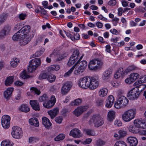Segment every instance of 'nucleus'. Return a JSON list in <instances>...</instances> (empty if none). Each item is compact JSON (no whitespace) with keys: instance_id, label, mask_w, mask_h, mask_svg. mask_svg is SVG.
<instances>
[{"instance_id":"61","label":"nucleus","mask_w":146,"mask_h":146,"mask_svg":"<svg viewBox=\"0 0 146 146\" xmlns=\"http://www.w3.org/2000/svg\"><path fill=\"white\" fill-rule=\"evenodd\" d=\"M146 87V86L145 85H140L138 86V88H137L139 90V91H142L144 90V89Z\"/></svg>"},{"instance_id":"22","label":"nucleus","mask_w":146,"mask_h":146,"mask_svg":"<svg viewBox=\"0 0 146 146\" xmlns=\"http://www.w3.org/2000/svg\"><path fill=\"white\" fill-rule=\"evenodd\" d=\"M127 141L131 146H136L138 143L137 139L133 137H129L127 138Z\"/></svg>"},{"instance_id":"9","label":"nucleus","mask_w":146,"mask_h":146,"mask_svg":"<svg viewBox=\"0 0 146 146\" xmlns=\"http://www.w3.org/2000/svg\"><path fill=\"white\" fill-rule=\"evenodd\" d=\"M90 122L94 123V126L97 127L101 126L104 123L103 119L98 115H94L90 119Z\"/></svg>"},{"instance_id":"37","label":"nucleus","mask_w":146,"mask_h":146,"mask_svg":"<svg viewBox=\"0 0 146 146\" xmlns=\"http://www.w3.org/2000/svg\"><path fill=\"white\" fill-rule=\"evenodd\" d=\"M84 132L88 135L89 136H94L95 135V133L94 130L89 129H85Z\"/></svg>"},{"instance_id":"39","label":"nucleus","mask_w":146,"mask_h":146,"mask_svg":"<svg viewBox=\"0 0 146 146\" xmlns=\"http://www.w3.org/2000/svg\"><path fill=\"white\" fill-rule=\"evenodd\" d=\"M48 75L49 74L48 73L42 72L40 74L39 77V78L40 80H42L45 79H47Z\"/></svg>"},{"instance_id":"21","label":"nucleus","mask_w":146,"mask_h":146,"mask_svg":"<svg viewBox=\"0 0 146 146\" xmlns=\"http://www.w3.org/2000/svg\"><path fill=\"white\" fill-rule=\"evenodd\" d=\"M114 98L112 95L109 96L106 101V106L109 108H111L113 104Z\"/></svg>"},{"instance_id":"1","label":"nucleus","mask_w":146,"mask_h":146,"mask_svg":"<svg viewBox=\"0 0 146 146\" xmlns=\"http://www.w3.org/2000/svg\"><path fill=\"white\" fill-rule=\"evenodd\" d=\"M128 102L129 101L126 97L118 93L117 102L115 103L114 107L117 109H119L125 107L128 104Z\"/></svg>"},{"instance_id":"44","label":"nucleus","mask_w":146,"mask_h":146,"mask_svg":"<svg viewBox=\"0 0 146 146\" xmlns=\"http://www.w3.org/2000/svg\"><path fill=\"white\" fill-rule=\"evenodd\" d=\"M137 68L134 66L132 65L128 67L125 70L126 73H128L136 69Z\"/></svg>"},{"instance_id":"42","label":"nucleus","mask_w":146,"mask_h":146,"mask_svg":"<svg viewBox=\"0 0 146 146\" xmlns=\"http://www.w3.org/2000/svg\"><path fill=\"white\" fill-rule=\"evenodd\" d=\"M7 16L8 15L7 14H3L0 16V25L6 20Z\"/></svg>"},{"instance_id":"11","label":"nucleus","mask_w":146,"mask_h":146,"mask_svg":"<svg viewBox=\"0 0 146 146\" xmlns=\"http://www.w3.org/2000/svg\"><path fill=\"white\" fill-rule=\"evenodd\" d=\"M90 82L89 88L90 90H93L95 89L99 85V82L98 81V78L97 76L90 77Z\"/></svg>"},{"instance_id":"23","label":"nucleus","mask_w":146,"mask_h":146,"mask_svg":"<svg viewBox=\"0 0 146 146\" xmlns=\"http://www.w3.org/2000/svg\"><path fill=\"white\" fill-rule=\"evenodd\" d=\"M30 104L33 109L35 111L40 110V106L37 100H31L30 101Z\"/></svg>"},{"instance_id":"40","label":"nucleus","mask_w":146,"mask_h":146,"mask_svg":"<svg viewBox=\"0 0 146 146\" xmlns=\"http://www.w3.org/2000/svg\"><path fill=\"white\" fill-rule=\"evenodd\" d=\"M82 100L81 99L78 98L72 102L70 103V105L72 106H78L81 102Z\"/></svg>"},{"instance_id":"51","label":"nucleus","mask_w":146,"mask_h":146,"mask_svg":"<svg viewBox=\"0 0 146 146\" xmlns=\"http://www.w3.org/2000/svg\"><path fill=\"white\" fill-rule=\"evenodd\" d=\"M105 142L100 139L96 141V145L97 146H102L105 144Z\"/></svg>"},{"instance_id":"27","label":"nucleus","mask_w":146,"mask_h":146,"mask_svg":"<svg viewBox=\"0 0 146 146\" xmlns=\"http://www.w3.org/2000/svg\"><path fill=\"white\" fill-rule=\"evenodd\" d=\"M42 123L47 128L49 127L52 124L49 119L46 117H42Z\"/></svg>"},{"instance_id":"53","label":"nucleus","mask_w":146,"mask_h":146,"mask_svg":"<svg viewBox=\"0 0 146 146\" xmlns=\"http://www.w3.org/2000/svg\"><path fill=\"white\" fill-rule=\"evenodd\" d=\"M21 77L24 79H26L29 77V76L27 74L25 71H23L21 74Z\"/></svg>"},{"instance_id":"14","label":"nucleus","mask_w":146,"mask_h":146,"mask_svg":"<svg viewBox=\"0 0 146 146\" xmlns=\"http://www.w3.org/2000/svg\"><path fill=\"white\" fill-rule=\"evenodd\" d=\"M133 124L139 129L140 128H146V121L142 119H135L134 121Z\"/></svg>"},{"instance_id":"10","label":"nucleus","mask_w":146,"mask_h":146,"mask_svg":"<svg viewBox=\"0 0 146 146\" xmlns=\"http://www.w3.org/2000/svg\"><path fill=\"white\" fill-rule=\"evenodd\" d=\"M11 135L15 139H19L22 136L23 132L22 129L17 126L13 127Z\"/></svg>"},{"instance_id":"34","label":"nucleus","mask_w":146,"mask_h":146,"mask_svg":"<svg viewBox=\"0 0 146 146\" xmlns=\"http://www.w3.org/2000/svg\"><path fill=\"white\" fill-rule=\"evenodd\" d=\"M108 90L106 88H103L100 89L99 91L98 94L101 97L106 96L108 92Z\"/></svg>"},{"instance_id":"55","label":"nucleus","mask_w":146,"mask_h":146,"mask_svg":"<svg viewBox=\"0 0 146 146\" xmlns=\"http://www.w3.org/2000/svg\"><path fill=\"white\" fill-rule=\"evenodd\" d=\"M119 135L121 137H123L126 135L125 131L123 130H120L118 131Z\"/></svg>"},{"instance_id":"35","label":"nucleus","mask_w":146,"mask_h":146,"mask_svg":"<svg viewBox=\"0 0 146 146\" xmlns=\"http://www.w3.org/2000/svg\"><path fill=\"white\" fill-rule=\"evenodd\" d=\"M19 62V60L16 58H13L10 62V64L13 68L17 66Z\"/></svg>"},{"instance_id":"33","label":"nucleus","mask_w":146,"mask_h":146,"mask_svg":"<svg viewBox=\"0 0 146 146\" xmlns=\"http://www.w3.org/2000/svg\"><path fill=\"white\" fill-rule=\"evenodd\" d=\"M14 77L9 76L6 79L5 81V84L6 86H10L12 84L13 81Z\"/></svg>"},{"instance_id":"7","label":"nucleus","mask_w":146,"mask_h":146,"mask_svg":"<svg viewBox=\"0 0 146 146\" xmlns=\"http://www.w3.org/2000/svg\"><path fill=\"white\" fill-rule=\"evenodd\" d=\"M17 38V40H13L14 41H19L20 45L21 46H24L28 44L30 41L32 37L28 35L21 36L20 38Z\"/></svg>"},{"instance_id":"60","label":"nucleus","mask_w":146,"mask_h":146,"mask_svg":"<svg viewBox=\"0 0 146 146\" xmlns=\"http://www.w3.org/2000/svg\"><path fill=\"white\" fill-rule=\"evenodd\" d=\"M116 3V2L115 0H111L109 1L108 3V4L110 6H114Z\"/></svg>"},{"instance_id":"8","label":"nucleus","mask_w":146,"mask_h":146,"mask_svg":"<svg viewBox=\"0 0 146 146\" xmlns=\"http://www.w3.org/2000/svg\"><path fill=\"white\" fill-rule=\"evenodd\" d=\"M80 52L77 49L73 51L72 54L70 58L68 63V65L71 66L74 64L78 60L79 57Z\"/></svg>"},{"instance_id":"3","label":"nucleus","mask_w":146,"mask_h":146,"mask_svg":"<svg viewBox=\"0 0 146 146\" xmlns=\"http://www.w3.org/2000/svg\"><path fill=\"white\" fill-rule=\"evenodd\" d=\"M136 113V110L135 108L128 110L122 114V119L125 122L129 121L135 118Z\"/></svg>"},{"instance_id":"47","label":"nucleus","mask_w":146,"mask_h":146,"mask_svg":"<svg viewBox=\"0 0 146 146\" xmlns=\"http://www.w3.org/2000/svg\"><path fill=\"white\" fill-rule=\"evenodd\" d=\"M138 82L139 84L145 82H146V75H144L141 76Z\"/></svg>"},{"instance_id":"19","label":"nucleus","mask_w":146,"mask_h":146,"mask_svg":"<svg viewBox=\"0 0 146 146\" xmlns=\"http://www.w3.org/2000/svg\"><path fill=\"white\" fill-rule=\"evenodd\" d=\"M84 55L83 54L80 58L77 61V62L75 64L74 66L75 65H78L80 67L84 68L85 69L86 67L87 66V63L86 61L85 60H83L81 61Z\"/></svg>"},{"instance_id":"59","label":"nucleus","mask_w":146,"mask_h":146,"mask_svg":"<svg viewBox=\"0 0 146 146\" xmlns=\"http://www.w3.org/2000/svg\"><path fill=\"white\" fill-rule=\"evenodd\" d=\"M62 120V117H56L55 119L56 122L58 123H61Z\"/></svg>"},{"instance_id":"20","label":"nucleus","mask_w":146,"mask_h":146,"mask_svg":"<svg viewBox=\"0 0 146 146\" xmlns=\"http://www.w3.org/2000/svg\"><path fill=\"white\" fill-rule=\"evenodd\" d=\"M85 107L81 106L78 107L73 112V113L75 116L78 117L84 111L86 110Z\"/></svg>"},{"instance_id":"46","label":"nucleus","mask_w":146,"mask_h":146,"mask_svg":"<svg viewBox=\"0 0 146 146\" xmlns=\"http://www.w3.org/2000/svg\"><path fill=\"white\" fill-rule=\"evenodd\" d=\"M56 78V77L55 75H48L47 80L49 82L52 83L54 81Z\"/></svg>"},{"instance_id":"24","label":"nucleus","mask_w":146,"mask_h":146,"mask_svg":"<svg viewBox=\"0 0 146 146\" xmlns=\"http://www.w3.org/2000/svg\"><path fill=\"white\" fill-rule=\"evenodd\" d=\"M112 70L110 68L108 69V70L104 72L103 74L102 78L104 80L109 79L112 73Z\"/></svg>"},{"instance_id":"30","label":"nucleus","mask_w":146,"mask_h":146,"mask_svg":"<svg viewBox=\"0 0 146 146\" xmlns=\"http://www.w3.org/2000/svg\"><path fill=\"white\" fill-rule=\"evenodd\" d=\"M108 119L109 121H112L114 119L115 117V113L113 111H110L108 113Z\"/></svg>"},{"instance_id":"57","label":"nucleus","mask_w":146,"mask_h":146,"mask_svg":"<svg viewBox=\"0 0 146 146\" xmlns=\"http://www.w3.org/2000/svg\"><path fill=\"white\" fill-rule=\"evenodd\" d=\"M37 140V139L34 137H31L29 139V142L31 143L36 142Z\"/></svg>"},{"instance_id":"5","label":"nucleus","mask_w":146,"mask_h":146,"mask_svg":"<svg viewBox=\"0 0 146 146\" xmlns=\"http://www.w3.org/2000/svg\"><path fill=\"white\" fill-rule=\"evenodd\" d=\"M30 27L27 25L23 27L17 33L14 34L12 37L13 39L17 40V38L21 37V36L24 35H27V34L30 31Z\"/></svg>"},{"instance_id":"50","label":"nucleus","mask_w":146,"mask_h":146,"mask_svg":"<svg viewBox=\"0 0 146 146\" xmlns=\"http://www.w3.org/2000/svg\"><path fill=\"white\" fill-rule=\"evenodd\" d=\"M67 54L66 53H64L63 54H61L58 56V57L56 58V60L57 61H59L62 59L64 58L65 57H66Z\"/></svg>"},{"instance_id":"58","label":"nucleus","mask_w":146,"mask_h":146,"mask_svg":"<svg viewBox=\"0 0 146 146\" xmlns=\"http://www.w3.org/2000/svg\"><path fill=\"white\" fill-rule=\"evenodd\" d=\"M27 16V15L25 13H21L19 15V18L22 20L25 19Z\"/></svg>"},{"instance_id":"4","label":"nucleus","mask_w":146,"mask_h":146,"mask_svg":"<svg viewBox=\"0 0 146 146\" xmlns=\"http://www.w3.org/2000/svg\"><path fill=\"white\" fill-rule=\"evenodd\" d=\"M41 60L39 58H35L29 62V65L27 68L29 73L33 72L41 64Z\"/></svg>"},{"instance_id":"6","label":"nucleus","mask_w":146,"mask_h":146,"mask_svg":"<svg viewBox=\"0 0 146 146\" xmlns=\"http://www.w3.org/2000/svg\"><path fill=\"white\" fill-rule=\"evenodd\" d=\"M90 77H84L81 78L78 82V85L81 88L84 89L89 88Z\"/></svg>"},{"instance_id":"56","label":"nucleus","mask_w":146,"mask_h":146,"mask_svg":"<svg viewBox=\"0 0 146 146\" xmlns=\"http://www.w3.org/2000/svg\"><path fill=\"white\" fill-rule=\"evenodd\" d=\"M9 142V141H3L1 143V146H10Z\"/></svg>"},{"instance_id":"26","label":"nucleus","mask_w":146,"mask_h":146,"mask_svg":"<svg viewBox=\"0 0 146 146\" xmlns=\"http://www.w3.org/2000/svg\"><path fill=\"white\" fill-rule=\"evenodd\" d=\"M13 90V88H7L4 93L5 98L9 100L10 98Z\"/></svg>"},{"instance_id":"28","label":"nucleus","mask_w":146,"mask_h":146,"mask_svg":"<svg viewBox=\"0 0 146 146\" xmlns=\"http://www.w3.org/2000/svg\"><path fill=\"white\" fill-rule=\"evenodd\" d=\"M128 129L130 132L134 133H137L139 131V128L134 124L130 125Z\"/></svg>"},{"instance_id":"52","label":"nucleus","mask_w":146,"mask_h":146,"mask_svg":"<svg viewBox=\"0 0 146 146\" xmlns=\"http://www.w3.org/2000/svg\"><path fill=\"white\" fill-rule=\"evenodd\" d=\"M80 35L79 34L77 33L74 34L73 36H72L71 37V40H78L80 39Z\"/></svg>"},{"instance_id":"16","label":"nucleus","mask_w":146,"mask_h":146,"mask_svg":"<svg viewBox=\"0 0 146 146\" xmlns=\"http://www.w3.org/2000/svg\"><path fill=\"white\" fill-rule=\"evenodd\" d=\"M56 102V99L54 96H52L50 100H48L46 103H43V106L47 108H50L53 106Z\"/></svg>"},{"instance_id":"38","label":"nucleus","mask_w":146,"mask_h":146,"mask_svg":"<svg viewBox=\"0 0 146 146\" xmlns=\"http://www.w3.org/2000/svg\"><path fill=\"white\" fill-rule=\"evenodd\" d=\"M131 81L133 82L139 77V75L135 73H133L130 75Z\"/></svg>"},{"instance_id":"25","label":"nucleus","mask_w":146,"mask_h":146,"mask_svg":"<svg viewBox=\"0 0 146 146\" xmlns=\"http://www.w3.org/2000/svg\"><path fill=\"white\" fill-rule=\"evenodd\" d=\"M59 109L58 108H56L48 111V113L51 118L53 119L57 115Z\"/></svg>"},{"instance_id":"18","label":"nucleus","mask_w":146,"mask_h":146,"mask_svg":"<svg viewBox=\"0 0 146 146\" xmlns=\"http://www.w3.org/2000/svg\"><path fill=\"white\" fill-rule=\"evenodd\" d=\"M69 135L76 138H79L83 136L80 130L77 128H74L71 130L70 132Z\"/></svg>"},{"instance_id":"15","label":"nucleus","mask_w":146,"mask_h":146,"mask_svg":"<svg viewBox=\"0 0 146 146\" xmlns=\"http://www.w3.org/2000/svg\"><path fill=\"white\" fill-rule=\"evenodd\" d=\"M11 29L10 26H6L0 32V38H3L7 36L9 34Z\"/></svg>"},{"instance_id":"41","label":"nucleus","mask_w":146,"mask_h":146,"mask_svg":"<svg viewBox=\"0 0 146 146\" xmlns=\"http://www.w3.org/2000/svg\"><path fill=\"white\" fill-rule=\"evenodd\" d=\"M48 99L46 95L44 94L39 98V101L40 102H43V103H46L48 100Z\"/></svg>"},{"instance_id":"48","label":"nucleus","mask_w":146,"mask_h":146,"mask_svg":"<svg viewBox=\"0 0 146 146\" xmlns=\"http://www.w3.org/2000/svg\"><path fill=\"white\" fill-rule=\"evenodd\" d=\"M75 68V66H73L68 72L64 74V76L65 77H67L70 75L73 72Z\"/></svg>"},{"instance_id":"63","label":"nucleus","mask_w":146,"mask_h":146,"mask_svg":"<svg viewBox=\"0 0 146 146\" xmlns=\"http://www.w3.org/2000/svg\"><path fill=\"white\" fill-rule=\"evenodd\" d=\"M129 3V2L125 0H123L121 1L122 5L123 7H126L127 6Z\"/></svg>"},{"instance_id":"32","label":"nucleus","mask_w":146,"mask_h":146,"mask_svg":"<svg viewBox=\"0 0 146 146\" xmlns=\"http://www.w3.org/2000/svg\"><path fill=\"white\" fill-rule=\"evenodd\" d=\"M124 74L123 70L122 68H119L114 75V77L118 79L120 77H122Z\"/></svg>"},{"instance_id":"31","label":"nucleus","mask_w":146,"mask_h":146,"mask_svg":"<svg viewBox=\"0 0 146 146\" xmlns=\"http://www.w3.org/2000/svg\"><path fill=\"white\" fill-rule=\"evenodd\" d=\"M75 73L77 75L80 74L82 73L85 70V69L79 66L75 65Z\"/></svg>"},{"instance_id":"45","label":"nucleus","mask_w":146,"mask_h":146,"mask_svg":"<svg viewBox=\"0 0 146 146\" xmlns=\"http://www.w3.org/2000/svg\"><path fill=\"white\" fill-rule=\"evenodd\" d=\"M31 90L32 91L31 92V94L35 93L38 95H39L40 93V91L36 88L32 87L31 88Z\"/></svg>"},{"instance_id":"36","label":"nucleus","mask_w":146,"mask_h":146,"mask_svg":"<svg viewBox=\"0 0 146 146\" xmlns=\"http://www.w3.org/2000/svg\"><path fill=\"white\" fill-rule=\"evenodd\" d=\"M19 110L25 113L28 112L30 111L29 108L26 104H22L19 108Z\"/></svg>"},{"instance_id":"64","label":"nucleus","mask_w":146,"mask_h":146,"mask_svg":"<svg viewBox=\"0 0 146 146\" xmlns=\"http://www.w3.org/2000/svg\"><path fill=\"white\" fill-rule=\"evenodd\" d=\"M92 141V139L91 138H88L83 142L84 144H89Z\"/></svg>"},{"instance_id":"62","label":"nucleus","mask_w":146,"mask_h":146,"mask_svg":"<svg viewBox=\"0 0 146 146\" xmlns=\"http://www.w3.org/2000/svg\"><path fill=\"white\" fill-rule=\"evenodd\" d=\"M123 9L122 7H120L118 9V15L119 16H121L123 13Z\"/></svg>"},{"instance_id":"12","label":"nucleus","mask_w":146,"mask_h":146,"mask_svg":"<svg viewBox=\"0 0 146 146\" xmlns=\"http://www.w3.org/2000/svg\"><path fill=\"white\" fill-rule=\"evenodd\" d=\"M139 94V90L137 88H134L129 92L127 95V97L130 100H135L138 97Z\"/></svg>"},{"instance_id":"43","label":"nucleus","mask_w":146,"mask_h":146,"mask_svg":"<svg viewBox=\"0 0 146 146\" xmlns=\"http://www.w3.org/2000/svg\"><path fill=\"white\" fill-rule=\"evenodd\" d=\"M64 138L65 136L63 134H60L54 138V140L56 141H59L63 139Z\"/></svg>"},{"instance_id":"49","label":"nucleus","mask_w":146,"mask_h":146,"mask_svg":"<svg viewBox=\"0 0 146 146\" xmlns=\"http://www.w3.org/2000/svg\"><path fill=\"white\" fill-rule=\"evenodd\" d=\"M114 146H127V145L124 141H119L116 143Z\"/></svg>"},{"instance_id":"2","label":"nucleus","mask_w":146,"mask_h":146,"mask_svg":"<svg viewBox=\"0 0 146 146\" xmlns=\"http://www.w3.org/2000/svg\"><path fill=\"white\" fill-rule=\"evenodd\" d=\"M104 64L103 61L99 58H95L90 61L88 64V68L91 70L101 69Z\"/></svg>"},{"instance_id":"13","label":"nucleus","mask_w":146,"mask_h":146,"mask_svg":"<svg viewBox=\"0 0 146 146\" xmlns=\"http://www.w3.org/2000/svg\"><path fill=\"white\" fill-rule=\"evenodd\" d=\"M10 117L7 115H3L1 119V124L4 128H7L10 124Z\"/></svg>"},{"instance_id":"29","label":"nucleus","mask_w":146,"mask_h":146,"mask_svg":"<svg viewBox=\"0 0 146 146\" xmlns=\"http://www.w3.org/2000/svg\"><path fill=\"white\" fill-rule=\"evenodd\" d=\"M29 122L31 125H33L35 127H38L39 123L36 117L31 118L29 119Z\"/></svg>"},{"instance_id":"17","label":"nucleus","mask_w":146,"mask_h":146,"mask_svg":"<svg viewBox=\"0 0 146 146\" xmlns=\"http://www.w3.org/2000/svg\"><path fill=\"white\" fill-rule=\"evenodd\" d=\"M71 87V85L70 83L67 82L63 85L61 89V93L62 95H65L70 90Z\"/></svg>"},{"instance_id":"54","label":"nucleus","mask_w":146,"mask_h":146,"mask_svg":"<svg viewBox=\"0 0 146 146\" xmlns=\"http://www.w3.org/2000/svg\"><path fill=\"white\" fill-rule=\"evenodd\" d=\"M43 51L41 50L38 51L36 52L35 54L33 55V57H39L43 53Z\"/></svg>"}]
</instances>
